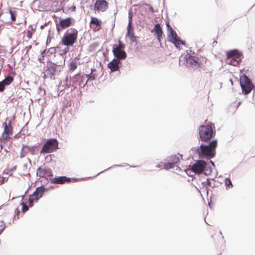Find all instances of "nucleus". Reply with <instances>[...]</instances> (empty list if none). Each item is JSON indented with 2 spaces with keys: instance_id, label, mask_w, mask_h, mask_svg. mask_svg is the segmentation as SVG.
<instances>
[{
  "instance_id": "23",
  "label": "nucleus",
  "mask_w": 255,
  "mask_h": 255,
  "mask_svg": "<svg viewBox=\"0 0 255 255\" xmlns=\"http://www.w3.org/2000/svg\"><path fill=\"white\" fill-rule=\"evenodd\" d=\"M153 31H154L155 33L157 35L158 41L160 42L163 32L160 24L158 23L156 24L154 27Z\"/></svg>"
},
{
  "instance_id": "1",
  "label": "nucleus",
  "mask_w": 255,
  "mask_h": 255,
  "mask_svg": "<svg viewBox=\"0 0 255 255\" xmlns=\"http://www.w3.org/2000/svg\"><path fill=\"white\" fill-rule=\"evenodd\" d=\"M78 34V30L74 28H70L65 32L61 40L62 44L67 46L64 49V54L69 51L68 47L73 46L76 42Z\"/></svg>"
},
{
  "instance_id": "31",
  "label": "nucleus",
  "mask_w": 255,
  "mask_h": 255,
  "mask_svg": "<svg viewBox=\"0 0 255 255\" xmlns=\"http://www.w3.org/2000/svg\"><path fill=\"white\" fill-rule=\"evenodd\" d=\"M174 165L172 162L166 163L164 165V168L166 169H169L174 167Z\"/></svg>"
},
{
  "instance_id": "4",
  "label": "nucleus",
  "mask_w": 255,
  "mask_h": 255,
  "mask_svg": "<svg viewBox=\"0 0 255 255\" xmlns=\"http://www.w3.org/2000/svg\"><path fill=\"white\" fill-rule=\"evenodd\" d=\"M242 55L238 50H233L227 52L226 63L237 66L241 62Z\"/></svg>"
},
{
  "instance_id": "29",
  "label": "nucleus",
  "mask_w": 255,
  "mask_h": 255,
  "mask_svg": "<svg viewBox=\"0 0 255 255\" xmlns=\"http://www.w3.org/2000/svg\"><path fill=\"white\" fill-rule=\"evenodd\" d=\"M77 66L76 62L72 61L69 64V70L73 71L77 68Z\"/></svg>"
},
{
  "instance_id": "17",
  "label": "nucleus",
  "mask_w": 255,
  "mask_h": 255,
  "mask_svg": "<svg viewBox=\"0 0 255 255\" xmlns=\"http://www.w3.org/2000/svg\"><path fill=\"white\" fill-rule=\"evenodd\" d=\"M56 67L57 66L54 64H52L48 67L45 70L44 78L54 79L57 72Z\"/></svg>"
},
{
  "instance_id": "13",
  "label": "nucleus",
  "mask_w": 255,
  "mask_h": 255,
  "mask_svg": "<svg viewBox=\"0 0 255 255\" xmlns=\"http://www.w3.org/2000/svg\"><path fill=\"white\" fill-rule=\"evenodd\" d=\"M89 25L92 31L96 32L102 29V21L96 17H91Z\"/></svg>"
},
{
  "instance_id": "41",
  "label": "nucleus",
  "mask_w": 255,
  "mask_h": 255,
  "mask_svg": "<svg viewBox=\"0 0 255 255\" xmlns=\"http://www.w3.org/2000/svg\"><path fill=\"white\" fill-rule=\"evenodd\" d=\"M44 25H41V26H40V28H41V29H43V28H44Z\"/></svg>"
},
{
  "instance_id": "12",
  "label": "nucleus",
  "mask_w": 255,
  "mask_h": 255,
  "mask_svg": "<svg viewBox=\"0 0 255 255\" xmlns=\"http://www.w3.org/2000/svg\"><path fill=\"white\" fill-rule=\"evenodd\" d=\"M36 174L40 178H51L53 176L52 171L50 168L40 166L37 170Z\"/></svg>"
},
{
  "instance_id": "10",
  "label": "nucleus",
  "mask_w": 255,
  "mask_h": 255,
  "mask_svg": "<svg viewBox=\"0 0 255 255\" xmlns=\"http://www.w3.org/2000/svg\"><path fill=\"white\" fill-rule=\"evenodd\" d=\"M241 86L243 92L246 95L250 93L254 87L251 80L246 75L241 77Z\"/></svg>"
},
{
  "instance_id": "36",
  "label": "nucleus",
  "mask_w": 255,
  "mask_h": 255,
  "mask_svg": "<svg viewBox=\"0 0 255 255\" xmlns=\"http://www.w3.org/2000/svg\"><path fill=\"white\" fill-rule=\"evenodd\" d=\"M35 202L33 200H32V198L30 197H29L28 200V206L31 207L34 205V203Z\"/></svg>"
},
{
  "instance_id": "43",
  "label": "nucleus",
  "mask_w": 255,
  "mask_h": 255,
  "mask_svg": "<svg viewBox=\"0 0 255 255\" xmlns=\"http://www.w3.org/2000/svg\"><path fill=\"white\" fill-rule=\"evenodd\" d=\"M57 30H58V31H59V30H60L59 28L58 27H57Z\"/></svg>"
},
{
  "instance_id": "35",
  "label": "nucleus",
  "mask_w": 255,
  "mask_h": 255,
  "mask_svg": "<svg viewBox=\"0 0 255 255\" xmlns=\"http://www.w3.org/2000/svg\"><path fill=\"white\" fill-rule=\"evenodd\" d=\"M21 205L22 206V212L25 213L28 209V206L23 202L21 203Z\"/></svg>"
},
{
  "instance_id": "9",
  "label": "nucleus",
  "mask_w": 255,
  "mask_h": 255,
  "mask_svg": "<svg viewBox=\"0 0 255 255\" xmlns=\"http://www.w3.org/2000/svg\"><path fill=\"white\" fill-rule=\"evenodd\" d=\"M125 45L121 40L119 41L118 45H114L113 49V52L114 56L118 59H124L127 57L126 52L123 50Z\"/></svg>"
},
{
  "instance_id": "33",
  "label": "nucleus",
  "mask_w": 255,
  "mask_h": 255,
  "mask_svg": "<svg viewBox=\"0 0 255 255\" xmlns=\"http://www.w3.org/2000/svg\"><path fill=\"white\" fill-rule=\"evenodd\" d=\"M33 29L32 28L31 30H27V32H26V36L27 37L30 39L32 37V34H33Z\"/></svg>"
},
{
  "instance_id": "30",
  "label": "nucleus",
  "mask_w": 255,
  "mask_h": 255,
  "mask_svg": "<svg viewBox=\"0 0 255 255\" xmlns=\"http://www.w3.org/2000/svg\"><path fill=\"white\" fill-rule=\"evenodd\" d=\"M9 14H10V17H11V20L13 21H15L16 19V17H15L16 12H13L11 9H9Z\"/></svg>"
},
{
  "instance_id": "27",
  "label": "nucleus",
  "mask_w": 255,
  "mask_h": 255,
  "mask_svg": "<svg viewBox=\"0 0 255 255\" xmlns=\"http://www.w3.org/2000/svg\"><path fill=\"white\" fill-rule=\"evenodd\" d=\"M225 184L227 189L232 188L233 187L230 178H227L225 180Z\"/></svg>"
},
{
  "instance_id": "11",
  "label": "nucleus",
  "mask_w": 255,
  "mask_h": 255,
  "mask_svg": "<svg viewBox=\"0 0 255 255\" xmlns=\"http://www.w3.org/2000/svg\"><path fill=\"white\" fill-rule=\"evenodd\" d=\"M3 131L1 134V138L3 140L7 141L13 134V128L12 127V122L9 121L8 123L5 122L2 124Z\"/></svg>"
},
{
  "instance_id": "18",
  "label": "nucleus",
  "mask_w": 255,
  "mask_h": 255,
  "mask_svg": "<svg viewBox=\"0 0 255 255\" xmlns=\"http://www.w3.org/2000/svg\"><path fill=\"white\" fill-rule=\"evenodd\" d=\"M45 191V189L43 186L39 187L37 188L36 191L32 195H30L29 197L35 202H37L38 200L43 196Z\"/></svg>"
},
{
  "instance_id": "6",
  "label": "nucleus",
  "mask_w": 255,
  "mask_h": 255,
  "mask_svg": "<svg viewBox=\"0 0 255 255\" xmlns=\"http://www.w3.org/2000/svg\"><path fill=\"white\" fill-rule=\"evenodd\" d=\"M58 148V142L55 138L48 139L40 151L41 153H51Z\"/></svg>"
},
{
  "instance_id": "25",
  "label": "nucleus",
  "mask_w": 255,
  "mask_h": 255,
  "mask_svg": "<svg viewBox=\"0 0 255 255\" xmlns=\"http://www.w3.org/2000/svg\"><path fill=\"white\" fill-rule=\"evenodd\" d=\"M28 173L27 165L25 164L22 165L19 169V175L21 176L26 175Z\"/></svg>"
},
{
  "instance_id": "16",
  "label": "nucleus",
  "mask_w": 255,
  "mask_h": 255,
  "mask_svg": "<svg viewBox=\"0 0 255 255\" xmlns=\"http://www.w3.org/2000/svg\"><path fill=\"white\" fill-rule=\"evenodd\" d=\"M108 8V3L106 0H97L94 5V9L97 11H105Z\"/></svg>"
},
{
  "instance_id": "19",
  "label": "nucleus",
  "mask_w": 255,
  "mask_h": 255,
  "mask_svg": "<svg viewBox=\"0 0 255 255\" xmlns=\"http://www.w3.org/2000/svg\"><path fill=\"white\" fill-rule=\"evenodd\" d=\"M71 179L66 176H59L50 178V181L53 184H63L67 182H70Z\"/></svg>"
},
{
  "instance_id": "5",
  "label": "nucleus",
  "mask_w": 255,
  "mask_h": 255,
  "mask_svg": "<svg viewBox=\"0 0 255 255\" xmlns=\"http://www.w3.org/2000/svg\"><path fill=\"white\" fill-rule=\"evenodd\" d=\"M217 145L216 140H212L208 145H201L200 147L201 154L204 156L213 157L215 155V149Z\"/></svg>"
},
{
  "instance_id": "8",
  "label": "nucleus",
  "mask_w": 255,
  "mask_h": 255,
  "mask_svg": "<svg viewBox=\"0 0 255 255\" xmlns=\"http://www.w3.org/2000/svg\"><path fill=\"white\" fill-rule=\"evenodd\" d=\"M166 26L168 30L170 31L169 34L168 35V38L169 41L174 43L177 48H179L180 45H184L185 43L182 41L178 36L176 32L173 30L172 27L170 25L168 22H166Z\"/></svg>"
},
{
  "instance_id": "32",
  "label": "nucleus",
  "mask_w": 255,
  "mask_h": 255,
  "mask_svg": "<svg viewBox=\"0 0 255 255\" xmlns=\"http://www.w3.org/2000/svg\"><path fill=\"white\" fill-rule=\"evenodd\" d=\"M5 226L4 222L2 221H0V234L2 232V231L5 229Z\"/></svg>"
},
{
  "instance_id": "26",
  "label": "nucleus",
  "mask_w": 255,
  "mask_h": 255,
  "mask_svg": "<svg viewBox=\"0 0 255 255\" xmlns=\"http://www.w3.org/2000/svg\"><path fill=\"white\" fill-rule=\"evenodd\" d=\"M13 81V78L12 77L8 76L3 80L1 82L5 87V86L10 85Z\"/></svg>"
},
{
  "instance_id": "39",
  "label": "nucleus",
  "mask_w": 255,
  "mask_h": 255,
  "mask_svg": "<svg viewBox=\"0 0 255 255\" xmlns=\"http://www.w3.org/2000/svg\"><path fill=\"white\" fill-rule=\"evenodd\" d=\"M16 169V166H14L11 169H10L9 170L11 171H14Z\"/></svg>"
},
{
  "instance_id": "21",
  "label": "nucleus",
  "mask_w": 255,
  "mask_h": 255,
  "mask_svg": "<svg viewBox=\"0 0 255 255\" xmlns=\"http://www.w3.org/2000/svg\"><path fill=\"white\" fill-rule=\"evenodd\" d=\"M128 36L131 42H135L136 37L134 36L133 28L131 26V22L129 21L128 26Z\"/></svg>"
},
{
  "instance_id": "3",
  "label": "nucleus",
  "mask_w": 255,
  "mask_h": 255,
  "mask_svg": "<svg viewBox=\"0 0 255 255\" xmlns=\"http://www.w3.org/2000/svg\"><path fill=\"white\" fill-rule=\"evenodd\" d=\"M214 125H202L199 128V134L201 141L204 142L209 141L215 134L213 131V126Z\"/></svg>"
},
{
  "instance_id": "22",
  "label": "nucleus",
  "mask_w": 255,
  "mask_h": 255,
  "mask_svg": "<svg viewBox=\"0 0 255 255\" xmlns=\"http://www.w3.org/2000/svg\"><path fill=\"white\" fill-rule=\"evenodd\" d=\"M72 18L67 17L65 19H61L59 21V25L61 29H65L72 25Z\"/></svg>"
},
{
  "instance_id": "20",
  "label": "nucleus",
  "mask_w": 255,
  "mask_h": 255,
  "mask_svg": "<svg viewBox=\"0 0 255 255\" xmlns=\"http://www.w3.org/2000/svg\"><path fill=\"white\" fill-rule=\"evenodd\" d=\"M120 60L118 59H114L108 64V67L111 70L112 72H115L119 69V63Z\"/></svg>"
},
{
  "instance_id": "38",
  "label": "nucleus",
  "mask_w": 255,
  "mask_h": 255,
  "mask_svg": "<svg viewBox=\"0 0 255 255\" xmlns=\"http://www.w3.org/2000/svg\"><path fill=\"white\" fill-rule=\"evenodd\" d=\"M14 213H15V214L17 215V216H18L19 214V210H18V208H16V209H15ZM18 218V217H17V219Z\"/></svg>"
},
{
  "instance_id": "7",
  "label": "nucleus",
  "mask_w": 255,
  "mask_h": 255,
  "mask_svg": "<svg viewBox=\"0 0 255 255\" xmlns=\"http://www.w3.org/2000/svg\"><path fill=\"white\" fill-rule=\"evenodd\" d=\"M84 75L80 76L77 75L72 77L69 78L67 77L64 82L65 88L70 89L71 91L74 90L76 88L77 82H78L79 81L81 80L82 78L84 77ZM85 76L88 78L89 79L91 78L90 75L85 74Z\"/></svg>"
},
{
  "instance_id": "28",
  "label": "nucleus",
  "mask_w": 255,
  "mask_h": 255,
  "mask_svg": "<svg viewBox=\"0 0 255 255\" xmlns=\"http://www.w3.org/2000/svg\"><path fill=\"white\" fill-rule=\"evenodd\" d=\"M170 160L175 165L179 161V158L176 155L171 156Z\"/></svg>"
},
{
  "instance_id": "37",
  "label": "nucleus",
  "mask_w": 255,
  "mask_h": 255,
  "mask_svg": "<svg viewBox=\"0 0 255 255\" xmlns=\"http://www.w3.org/2000/svg\"><path fill=\"white\" fill-rule=\"evenodd\" d=\"M5 89V87H4L3 85L1 83V82H0V92H3Z\"/></svg>"
},
{
  "instance_id": "40",
  "label": "nucleus",
  "mask_w": 255,
  "mask_h": 255,
  "mask_svg": "<svg viewBox=\"0 0 255 255\" xmlns=\"http://www.w3.org/2000/svg\"><path fill=\"white\" fill-rule=\"evenodd\" d=\"M46 52V50H44L42 52V59L44 57V54Z\"/></svg>"
},
{
  "instance_id": "34",
  "label": "nucleus",
  "mask_w": 255,
  "mask_h": 255,
  "mask_svg": "<svg viewBox=\"0 0 255 255\" xmlns=\"http://www.w3.org/2000/svg\"><path fill=\"white\" fill-rule=\"evenodd\" d=\"M8 180L7 177H1L0 176V185L3 184L4 182L7 181Z\"/></svg>"
},
{
  "instance_id": "15",
  "label": "nucleus",
  "mask_w": 255,
  "mask_h": 255,
  "mask_svg": "<svg viewBox=\"0 0 255 255\" xmlns=\"http://www.w3.org/2000/svg\"><path fill=\"white\" fill-rule=\"evenodd\" d=\"M37 147L35 146H28L26 145H23L20 151V157H24L28 152H30L31 154L34 155L36 154Z\"/></svg>"
},
{
  "instance_id": "2",
  "label": "nucleus",
  "mask_w": 255,
  "mask_h": 255,
  "mask_svg": "<svg viewBox=\"0 0 255 255\" xmlns=\"http://www.w3.org/2000/svg\"><path fill=\"white\" fill-rule=\"evenodd\" d=\"M207 60L205 57H198L187 53L185 56V64L189 67L198 68L205 64Z\"/></svg>"
},
{
  "instance_id": "14",
  "label": "nucleus",
  "mask_w": 255,
  "mask_h": 255,
  "mask_svg": "<svg viewBox=\"0 0 255 255\" xmlns=\"http://www.w3.org/2000/svg\"><path fill=\"white\" fill-rule=\"evenodd\" d=\"M206 162L203 160L196 162L192 166L191 170L196 173H201L205 168Z\"/></svg>"
},
{
  "instance_id": "24",
  "label": "nucleus",
  "mask_w": 255,
  "mask_h": 255,
  "mask_svg": "<svg viewBox=\"0 0 255 255\" xmlns=\"http://www.w3.org/2000/svg\"><path fill=\"white\" fill-rule=\"evenodd\" d=\"M209 236L212 241H216L218 240L219 237L221 238L222 236V233L220 232L218 233L217 236H216V232L214 230H211L209 231Z\"/></svg>"
},
{
  "instance_id": "42",
  "label": "nucleus",
  "mask_w": 255,
  "mask_h": 255,
  "mask_svg": "<svg viewBox=\"0 0 255 255\" xmlns=\"http://www.w3.org/2000/svg\"><path fill=\"white\" fill-rule=\"evenodd\" d=\"M150 9H151V11H153V8L152 6H150Z\"/></svg>"
}]
</instances>
